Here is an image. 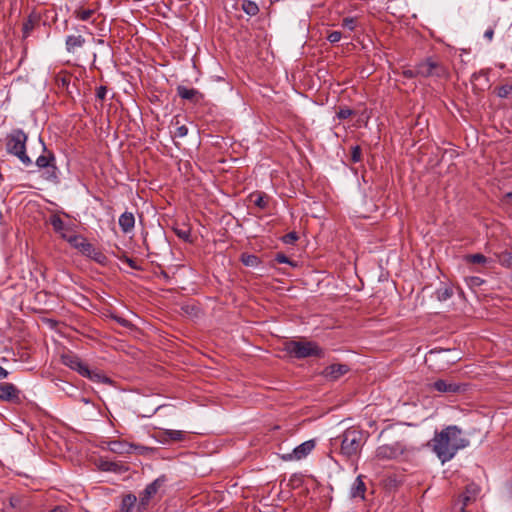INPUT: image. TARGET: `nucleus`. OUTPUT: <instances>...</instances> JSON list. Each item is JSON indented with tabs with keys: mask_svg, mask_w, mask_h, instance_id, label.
<instances>
[{
	"mask_svg": "<svg viewBox=\"0 0 512 512\" xmlns=\"http://www.w3.org/2000/svg\"><path fill=\"white\" fill-rule=\"evenodd\" d=\"M352 115L353 111L349 108H340V110L337 112V117L339 119H347Z\"/></svg>",
	"mask_w": 512,
	"mask_h": 512,
	"instance_id": "obj_40",
	"label": "nucleus"
},
{
	"mask_svg": "<svg viewBox=\"0 0 512 512\" xmlns=\"http://www.w3.org/2000/svg\"><path fill=\"white\" fill-rule=\"evenodd\" d=\"M118 322H119L121 325H123V326H126V325H127V321H126V320H124V319H122V320H120V319H119V320H118Z\"/></svg>",
	"mask_w": 512,
	"mask_h": 512,
	"instance_id": "obj_49",
	"label": "nucleus"
},
{
	"mask_svg": "<svg viewBox=\"0 0 512 512\" xmlns=\"http://www.w3.org/2000/svg\"><path fill=\"white\" fill-rule=\"evenodd\" d=\"M83 377H86V378L90 379L91 381L97 382V383L112 384V380L110 378H108L107 376H105L97 371H92L90 369H89V375H83Z\"/></svg>",
	"mask_w": 512,
	"mask_h": 512,
	"instance_id": "obj_25",
	"label": "nucleus"
},
{
	"mask_svg": "<svg viewBox=\"0 0 512 512\" xmlns=\"http://www.w3.org/2000/svg\"><path fill=\"white\" fill-rule=\"evenodd\" d=\"M254 204L260 209H266L268 206L269 197L264 193H257L254 195Z\"/></svg>",
	"mask_w": 512,
	"mask_h": 512,
	"instance_id": "obj_30",
	"label": "nucleus"
},
{
	"mask_svg": "<svg viewBox=\"0 0 512 512\" xmlns=\"http://www.w3.org/2000/svg\"><path fill=\"white\" fill-rule=\"evenodd\" d=\"M187 438V432L182 430L163 429L158 434V440L163 444L182 442Z\"/></svg>",
	"mask_w": 512,
	"mask_h": 512,
	"instance_id": "obj_14",
	"label": "nucleus"
},
{
	"mask_svg": "<svg viewBox=\"0 0 512 512\" xmlns=\"http://www.w3.org/2000/svg\"><path fill=\"white\" fill-rule=\"evenodd\" d=\"M110 451L118 454L130 453L132 449H144V447L128 444L123 441H111L109 443Z\"/></svg>",
	"mask_w": 512,
	"mask_h": 512,
	"instance_id": "obj_17",
	"label": "nucleus"
},
{
	"mask_svg": "<svg viewBox=\"0 0 512 512\" xmlns=\"http://www.w3.org/2000/svg\"><path fill=\"white\" fill-rule=\"evenodd\" d=\"M362 150L360 146H354L351 150V161L358 163L361 160Z\"/></svg>",
	"mask_w": 512,
	"mask_h": 512,
	"instance_id": "obj_36",
	"label": "nucleus"
},
{
	"mask_svg": "<svg viewBox=\"0 0 512 512\" xmlns=\"http://www.w3.org/2000/svg\"><path fill=\"white\" fill-rule=\"evenodd\" d=\"M453 292L451 288L443 287L437 290V298L440 301H446L451 298Z\"/></svg>",
	"mask_w": 512,
	"mask_h": 512,
	"instance_id": "obj_35",
	"label": "nucleus"
},
{
	"mask_svg": "<svg viewBox=\"0 0 512 512\" xmlns=\"http://www.w3.org/2000/svg\"><path fill=\"white\" fill-rule=\"evenodd\" d=\"M107 94V88L105 86H100L96 90V97L100 100H104Z\"/></svg>",
	"mask_w": 512,
	"mask_h": 512,
	"instance_id": "obj_42",
	"label": "nucleus"
},
{
	"mask_svg": "<svg viewBox=\"0 0 512 512\" xmlns=\"http://www.w3.org/2000/svg\"><path fill=\"white\" fill-rule=\"evenodd\" d=\"M28 136L22 129H14L6 136V151L17 157L25 166L32 164V160L26 153Z\"/></svg>",
	"mask_w": 512,
	"mask_h": 512,
	"instance_id": "obj_3",
	"label": "nucleus"
},
{
	"mask_svg": "<svg viewBox=\"0 0 512 512\" xmlns=\"http://www.w3.org/2000/svg\"><path fill=\"white\" fill-rule=\"evenodd\" d=\"M50 224L52 225L54 231L56 233H59L60 236L62 237V233H66L68 234V227L66 226V224L64 223V221L61 219V217L57 214H53L51 217H50Z\"/></svg>",
	"mask_w": 512,
	"mask_h": 512,
	"instance_id": "obj_24",
	"label": "nucleus"
},
{
	"mask_svg": "<svg viewBox=\"0 0 512 512\" xmlns=\"http://www.w3.org/2000/svg\"><path fill=\"white\" fill-rule=\"evenodd\" d=\"M367 436L358 427L347 428L341 435L331 440L333 446L339 444V454L348 461H354L360 454Z\"/></svg>",
	"mask_w": 512,
	"mask_h": 512,
	"instance_id": "obj_2",
	"label": "nucleus"
},
{
	"mask_svg": "<svg viewBox=\"0 0 512 512\" xmlns=\"http://www.w3.org/2000/svg\"><path fill=\"white\" fill-rule=\"evenodd\" d=\"M175 234L177 235V237H179L180 239L186 241V242H192L191 240V230L189 227L187 226H176L173 228Z\"/></svg>",
	"mask_w": 512,
	"mask_h": 512,
	"instance_id": "obj_26",
	"label": "nucleus"
},
{
	"mask_svg": "<svg viewBox=\"0 0 512 512\" xmlns=\"http://www.w3.org/2000/svg\"><path fill=\"white\" fill-rule=\"evenodd\" d=\"M496 94L500 98H508L512 95V80L507 81L496 88Z\"/></svg>",
	"mask_w": 512,
	"mask_h": 512,
	"instance_id": "obj_27",
	"label": "nucleus"
},
{
	"mask_svg": "<svg viewBox=\"0 0 512 512\" xmlns=\"http://www.w3.org/2000/svg\"><path fill=\"white\" fill-rule=\"evenodd\" d=\"M242 262L244 265L246 266H251V267H255L259 264L260 260L257 256L255 255H242V258H241Z\"/></svg>",
	"mask_w": 512,
	"mask_h": 512,
	"instance_id": "obj_34",
	"label": "nucleus"
},
{
	"mask_svg": "<svg viewBox=\"0 0 512 512\" xmlns=\"http://www.w3.org/2000/svg\"><path fill=\"white\" fill-rule=\"evenodd\" d=\"M506 197L512 200V191L506 194Z\"/></svg>",
	"mask_w": 512,
	"mask_h": 512,
	"instance_id": "obj_50",
	"label": "nucleus"
},
{
	"mask_svg": "<svg viewBox=\"0 0 512 512\" xmlns=\"http://www.w3.org/2000/svg\"><path fill=\"white\" fill-rule=\"evenodd\" d=\"M62 239L66 240L73 248L79 250L83 255L95 260L98 263H103L105 256L102 252L96 249L91 243L87 241L82 235H69L62 233Z\"/></svg>",
	"mask_w": 512,
	"mask_h": 512,
	"instance_id": "obj_5",
	"label": "nucleus"
},
{
	"mask_svg": "<svg viewBox=\"0 0 512 512\" xmlns=\"http://www.w3.org/2000/svg\"><path fill=\"white\" fill-rule=\"evenodd\" d=\"M97 9L98 6L94 8H85L81 6L74 11V16L78 20L88 21L96 13Z\"/></svg>",
	"mask_w": 512,
	"mask_h": 512,
	"instance_id": "obj_23",
	"label": "nucleus"
},
{
	"mask_svg": "<svg viewBox=\"0 0 512 512\" xmlns=\"http://www.w3.org/2000/svg\"><path fill=\"white\" fill-rule=\"evenodd\" d=\"M470 500H471V497H470V496H468V495H463V496H462V504H463V506H462V507H466Z\"/></svg>",
	"mask_w": 512,
	"mask_h": 512,
	"instance_id": "obj_46",
	"label": "nucleus"
},
{
	"mask_svg": "<svg viewBox=\"0 0 512 512\" xmlns=\"http://www.w3.org/2000/svg\"><path fill=\"white\" fill-rule=\"evenodd\" d=\"M164 482L165 477L161 476L146 486V488L139 496L137 512H144L145 510H147L150 500L158 493L159 489L163 486Z\"/></svg>",
	"mask_w": 512,
	"mask_h": 512,
	"instance_id": "obj_8",
	"label": "nucleus"
},
{
	"mask_svg": "<svg viewBox=\"0 0 512 512\" xmlns=\"http://www.w3.org/2000/svg\"><path fill=\"white\" fill-rule=\"evenodd\" d=\"M8 371L0 366V379H4L8 376Z\"/></svg>",
	"mask_w": 512,
	"mask_h": 512,
	"instance_id": "obj_45",
	"label": "nucleus"
},
{
	"mask_svg": "<svg viewBox=\"0 0 512 512\" xmlns=\"http://www.w3.org/2000/svg\"><path fill=\"white\" fill-rule=\"evenodd\" d=\"M242 9L249 16H255L259 12L258 5L255 2L250 1V0H244L243 1Z\"/></svg>",
	"mask_w": 512,
	"mask_h": 512,
	"instance_id": "obj_29",
	"label": "nucleus"
},
{
	"mask_svg": "<svg viewBox=\"0 0 512 512\" xmlns=\"http://www.w3.org/2000/svg\"><path fill=\"white\" fill-rule=\"evenodd\" d=\"M498 263L505 267V268H511L512 267V252H501L496 255Z\"/></svg>",
	"mask_w": 512,
	"mask_h": 512,
	"instance_id": "obj_28",
	"label": "nucleus"
},
{
	"mask_svg": "<svg viewBox=\"0 0 512 512\" xmlns=\"http://www.w3.org/2000/svg\"><path fill=\"white\" fill-rule=\"evenodd\" d=\"M469 440L463 437L461 428L449 425L436 431L427 446L436 454L442 464L452 460L459 450L466 448Z\"/></svg>",
	"mask_w": 512,
	"mask_h": 512,
	"instance_id": "obj_1",
	"label": "nucleus"
},
{
	"mask_svg": "<svg viewBox=\"0 0 512 512\" xmlns=\"http://www.w3.org/2000/svg\"><path fill=\"white\" fill-rule=\"evenodd\" d=\"M126 262H127V264H128L131 268H133V269H137V268H138V267L136 266V264H135V261H134V260H132V259H130V258H127V259H126Z\"/></svg>",
	"mask_w": 512,
	"mask_h": 512,
	"instance_id": "obj_48",
	"label": "nucleus"
},
{
	"mask_svg": "<svg viewBox=\"0 0 512 512\" xmlns=\"http://www.w3.org/2000/svg\"><path fill=\"white\" fill-rule=\"evenodd\" d=\"M405 446L400 442L384 444L376 449V458L379 460H394L404 454Z\"/></svg>",
	"mask_w": 512,
	"mask_h": 512,
	"instance_id": "obj_9",
	"label": "nucleus"
},
{
	"mask_svg": "<svg viewBox=\"0 0 512 512\" xmlns=\"http://www.w3.org/2000/svg\"><path fill=\"white\" fill-rule=\"evenodd\" d=\"M285 351L295 358L324 357V350L312 341H289L285 343Z\"/></svg>",
	"mask_w": 512,
	"mask_h": 512,
	"instance_id": "obj_4",
	"label": "nucleus"
},
{
	"mask_svg": "<svg viewBox=\"0 0 512 512\" xmlns=\"http://www.w3.org/2000/svg\"><path fill=\"white\" fill-rule=\"evenodd\" d=\"M176 90L179 97L193 103H198L203 98V95L195 88L179 85Z\"/></svg>",
	"mask_w": 512,
	"mask_h": 512,
	"instance_id": "obj_16",
	"label": "nucleus"
},
{
	"mask_svg": "<svg viewBox=\"0 0 512 512\" xmlns=\"http://www.w3.org/2000/svg\"><path fill=\"white\" fill-rule=\"evenodd\" d=\"M348 371L349 367L346 364H332L323 370L322 375L327 379L337 380Z\"/></svg>",
	"mask_w": 512,
	"mask_h": 512,
	"instance_id": "obj_15",
	"label": "nucleus"
},
{
	"mask_svg": "<svg viewBox=\"0 0 512 512\" xmlns=\"http://www.w3.org/2000/svg\"><path fill=\"white\" fill-rule=\"evenodd\" d=\"M135 225V217L131 212H124L119 217V226L124 233H129Z\"/></svg>",
	"mask_w": 512,
	"mask_h": 512,
	"instance_id": "obj_20",
	"label": "nucleus"
},
{
	"mask_svg": "<svg viewBox=\"0 0 512 512\" xmlns=\"http://www.w3.org/2000/svg\"><path fill=\"white\" fill-rule=\"evenodd\" d=\"M40 23V16L36 13H31L27 19L23 22L22 33L23 37L27 38L30 36L31 32L34 30L36 26Z\"/></svg>",
	"mask_w": 512,
	"mask_h": 512,
	"instance_id": "obj_19",
	"label": "nucleus"
},
{
	"mask_svg": "<svg viewBox=\"0 0 512 512\" xmlns=\"http://www.w3.org/2000/svg\"><path fill=\"white\" fill-rule=\"evenodd\" d=\"M315 448V441L308 440L298 445L293 449L291 453L282 455V459L285 461L301 460L307 457Z\"/></svg>",
	"mask_w": 512,
	"mask_h": 512,
	"instance_id": "obj_11",
	"label": "nucleus"
},
{
	"mask_svg": "<svg viewBox=\"0 0 512 512\" xmlns=\"http://www.w3.org/2000/svg\"><path fill=\"white\" fill-rule=\"evenodd\" d=\"M0 400L12 403L20 402V390L12 383H0Z\"/></svg>",
	"mask_w": 512,
	"mask_h": 512,
	"instance_id": "obj_13",
	"label": "nucleus"
},
{
	"mask_svg": "<svg viewBox=\"0 0 512 512\" xmlns=\"http://www.w3.org/2000/svg\"><path fill=\"white\" fill-rule=\"evenodd\" d=\"M86 40L81 35H69L66 38L65 44L68 52L73 53L77 48L82 47Z\"/></svg>",
	"mask_w": 512,
	"mask_h": 512,
	"instance_id": "obj_22",
	"label": "nucleus"
},
{
	"mask_svg": "<svg viewBox=\"0 0 512 512\" xmlns=\"http://www.w3.org/2000/svg\"><path fill=\"white\" fill-rule=\"evenodd\" d=\"M358 25L357 17H345L341 22V26L349 31H354Z\"/></svg>",
	"mask_w": 512,
	"mask_h": 512,
	"instance_id": "obj_31",
	"label": "nucleus"
},
{
	"mask_svg": "<svg viewBox=\"0 0 512 512\" xmlns=\"http://www.w3.org/2000/svg\"><path fill=\"white\" fill-rule=\"evenodd\" d=\"M62 363L70 369L77 371L81 376L89 375L88 366L72 352L65 353L61 356Z\"/></svg>",
	"mask_w": 512,
	"mask_h": 512,
	"instance_id": "obj_10",
	"label": "nucleus"
},
{
	"mask_svg": "<svg viewBox=\"0 0 512 512\" xmlns=\"http://www.w3.org/2000/svg\"><path fill=\"white\" fill-rule=\"evenodd\" d=\"M431 388L433 390L438 391L439 393H447V394H457L465 391V387L461 384H457L455 382H450L444 379H438L434 383L431 384Z\"/></svg>",
	"mask_w": 512,
	"mask_h": 512,
	"instance_id": "obj_12",
	"label": "nucleus"
},
{
	"mask_svg": "<svg viewBox=\"0 0 512 512\" xmlns=\"http://www.w3.org/2000/svg\"><path fill=\"white\" fill-rule=\"evenodd\" d=\"M43 154L40 155L36 159V165L40 169H46L45 178L50 181H57V167L55 165V156L54 154L47 150L46 146L43 144Z\"/></svg>",
	"mask_w": 512,
	"mask_h": 512,
	"instance_id": "obj_7",
	"label": "nucleus"
},
{
	"mask_svg": "<svg viewBox=\"0 0 512 512\" xmlns=\"http://www.w3.org/2000/svg\"><path fill=\"white\" fill-rule=\"evenodd\" d=\"M174 124L177 125L175 132L173 133L174 137L183 138L188 134V127L186 125H179V120L177 117L173 120Z\"/></svg>",
	"mask_w": 512,
	"mask_h": 512,
	"instance_id": "obj_32",
	"label": "nucleus"
},
{
	"mask_svg": "<svg viewBox=\"0 0 512 512\" xmlns=\"http://www.w3.org/2000/svg\"><path fill=\"white\" fill-rule=\"evenodd\" d=\"M493 36H494V30L492 28L487 29L484 33V37L486 39H488L489 41H491L493 39Z\"/></svg>",
	"mask_w": 512,
	"mask_h": 512,
	"instance_id": "obj_43",
	"label": "nucleus"
},
{
	"mask_svg": "<svg viewBox=\"0 0 512 512\" xmlns=\"http://www.w3.org/2000/svg\"><path fill=\"white\" fill-rule=\"evenodd\" d=\"M137 497L132 494H126L122 497L118 512H133L137 511Z\"/></svg>",
	"mask_w": 512,
	"mask_h": 512,
	"instance_id": "obj_18",
	"label": "nucleus"
},
{
	"mask_svg": "<svg viewBox=\"0 0 512 512\" xmlns=\"http://www.w3.org/2000/svg\"><path fill=\"white\" fill-rule=\"evenodd\" d=\"M417 72H418V65L416 64L414 69H404L402 71V75L407 79H412L415 77H420V75Z\"/></svg>",
	"mask_w": 512,
	"mask_h": 512,
	"instance_id": "obj_37",
	"label": "nucleus"
},
{
	"mask_svg": "<svg viewBox=\"0 0 512 512\" xmlns=\"http://www.w3.org/2000/svg\"><path fill=\"white\" fill-rule=\"evenodd\" d=\"M365 492H366V486L362 479V476L360 475L355 479V481L351 487V490H350V495L352 498L364 499Z\"/></svg>",
	"mask_w": 512,
	"mask_h": 512,
	"instance_id": "obj_21",
	"label": "nucleus"
},
{
	"mask_svg": "<svg viewBox=\"0 0 512 512\" xmlns=\"http://www.w3.org/2000/svg\"><path fill=\"white\" fill-rule=\"evenodd\" d=\"M275 261L280 264L286 263L295 266V264H293V262L283 253L276 254Z\"/></svg>",
	"mask_w": 512,
	"mask_h": 512,
	"instance_id": "obj_41",
	"label": "nucleus"
},
{
	"mask_svg": "<svg viewBox=\"0 0 512 512\" xmlns=\"http://www.w3.org/2000/svg\"><path fill=\"white\" fill-rule=\"evenodd\" d=\"M298 240V235L296 232H289L282 237V241L285 244H294Z\"/></svg>",
	"mask_w": 512,
	"mask_h": 512,
	"instance_id": "obj_38",
	"label": "nucleus"
},
{
	"mask_svg": "<svg viewBox=\"0 0 512 512\" xmlns=\"http://www.w3.org/2000/svg\"><path fill=\"white\" fill-rule=\"evenodd\" d=\"M49 512H66V508L64 506H56Z\"/></svg>",
	"mask_w": 512,
	"mask_h": 512,
	"instance_id": "obj_47",
	"label": "nucleus"
},
{
	"mask_svg": "<svg viewBox=\"0 0 512 512\" xmlns=\"http://www.w3.org/2000/svg\"><path fill=\"white\" fill-rule=\"evenodd\" d=\"M470 282H471L472 285L479 286V285H481L484 282V280H482L479 277H471Z\"/></svg>",
	"mask_w": 512,
	"mask_h": 512,
	"instance_id": "obj_44",
	"label": "nucleus"
},
{
	"mask_svg": "<svg viewBox=\"0 0 512 512\" xmlns=\"http://www.w3.org/2000/svg\"><path fill=\"white\" fill-rule=\"evenodd\" d=\"M418 65V74L420 77L428 78V77H437V78H446L448 77V70L445 65L439 60L428 57L425 60L417 63Z\"/></svg>",
	"mask_w": 512,
	"mask_h": 512,
	"instance_id": "obj_6",
	"label": "nucleus"
},
{
	"mask_svg": "<svg viewBox=\"0 0 512 512\" xmlns=\"http://www.w3.org/2000/svg\"><path fill=\"white\" fill-rule=\"evenodd\" d=\"M466 260L473 264H485L487 262V258L480 253L468 255Z\"/></svg>",
	"mask_w": 512,
	"mask_h": 512,
	"instance_id": "obj_33",
	"label": "nucleus"
},
{
	"mask_svg": "<svg viewBox=\"0 0 512 512\" xmlns=\"http://www.w3.org/2000/svg\"><path fill=\"white\" fill-rule=\"evenodd\" d=\"M461 511H462V512H467V511L465 510V507H462V508H461Z\"/></svg>",
	"mask_w": 512,
	"mask_h": 512,
	"instance_id": "obj_51",
	"label": "nucleus"
},
{
	"mask_svg": "<svg viewBox=\"0 0 512 512\" xmlns=\"http://www.w3.org/2000/svg\"><path fill=\"white\" fill-rule=\"evenodd\" d=\"M341 38H342V33L340 31H331L327 35V40L330 43H337L341 40Z\"/></svg>",
	"mask_w": 512,
	"mask_h": 512,
	"instance_id": "obj_39",
	"label": "nucleus"
}]
</instances>
